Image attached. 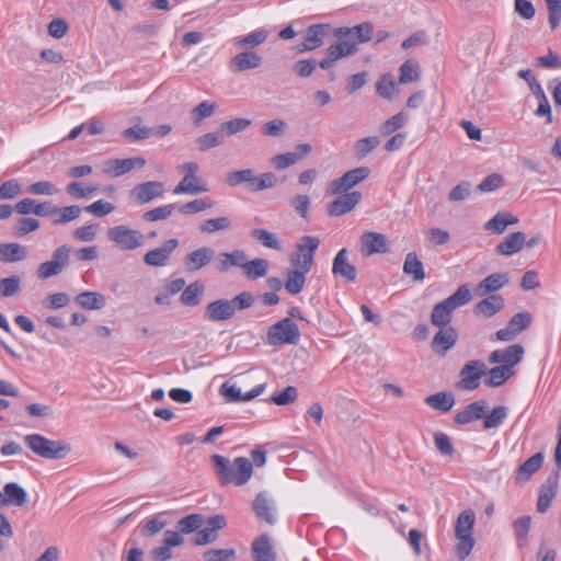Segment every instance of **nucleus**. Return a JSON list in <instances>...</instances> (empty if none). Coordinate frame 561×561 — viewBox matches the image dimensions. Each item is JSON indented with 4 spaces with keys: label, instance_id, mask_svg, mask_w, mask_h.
<instances>
[{
    "label": "nucleus",
    "instance_id": "nucleus-1",
    "mask_svg": "<svg viewBox=\"0 0 561 561\" xmlns=\"http://www.w3.org/2000/svg\"><path fill=\"white\" fill-rule=\"evenodd\" d=\"M320 244L317 237L304 236L297 244V252L290 256L291 268L287 272L284 283L290 295H298L305 286L306 276L313 266L314 253Z\"/></svg>",
    "mask_w": 561,
    "mask_h": 561
},
{
    "label": "nucleus",
    "instance_id": "nucleus-2",
    "mask_svg": "<svg viewBox=\"0 0 561 561\" xmlns=\"http://www.w3.org/2000/svg\"><path fill=\"white\" fill-rule=\"evenodd\" d=\"M213 467L221 485H244L252 477V462L245 457H237L232 462L221 455L211 457Z\"/></svg>",
    "mask_w": 561,
    "mask_h": 561
},
{
    "label": "nucleus",
    "instance_id": "nucleus-3",
    "mask_svg": "<svg viewBox=\"0 0 561 561\" xmlns=\"http://www.w3.org/2000/svg\"><path fill=\"white\" fill-rule=\"evenodd\" d=\"M471 299L472 295L468 285L459 286L451 296L434 306L431 313L432 323L438 328L449 327L453 311L458 307L467 305Z\"/></svg>",
    "mask_w": 561,
    "mask_h": 561
},
{
    "label": "nucleus",
    "instance_id": "nucleus-4",
    "mask_svg": "<svg viewBox=\"0 0 561 561\" xmlns=\"http://www.w3.org/2000/svg\"><path fill=\"white\" fill-rule=\"evenodd\" d=\"M333 36L339 41L327 49V56L320 60L319 66L322 69H330L334 62L341 58L352 56L357 53V42L348 27L333 28Z\"/></svg>",
    "mask_w": 561,
    "mask_h": 561
},
{
    "label": "nucleus",
    "instance_id": "nucleus-5",
    "mask_svg": "<svg viewBox=\"0 0 561 561\" xmlns=\"http://www.w3.org/2000/svg\"><path fill=\"white\" fill-rule=\"evenodd\" d=\"M24 444L35 455L45 459H62L69 451L70 446L62 440H51L41 434H28L24 437Z\"/></svg>",
    "mask_w": 561,
    "mask_h": 561
},
{
    "label": "nucleus",
    "instance_id": "nucleus-6",
    "mask_svg": "<svg viewBox=\"0 0 561 561\" xmlns=\"http://www.w3.org/2000/svg\"><path fill=\"white\" fill-rule=\"evenodd\" d=\"M107 238L122 251H133L144 245L145 236L141 231L126 225H118L107 230Z\"/></svg>",
    "mask_w": 561,
    "mask_h": 561
},
{
    "label": "nucleus",
    "instance_id": "nucleus-7",
    "mask_svg": "<svg viewBox=\"0 0 561 561\" xmlns=\"http://www.w3.org/2000/svg\"><path fill=\"white\" fill-rule=\"evenodd\" d=\"M299 337V328L290 318H285L276 322L267 332L268 343L274 346L280 344H297Z\"/></svg>",
    "mask_w": 561,
    "mask_h": 561
},
{
    "label": "nucleus",
    "instance_id": "nucleus-8",
    "mask_svg": "<svg viewBox=\"0 0 561 561\" xmlns=\"http://www.w3.org/2000/svg\"><path fill=\"white\" fill-rule=\"evenodd\" d=\"M486 374V365L481 360H470L460 369V380L457 388L462 390H474L480 386V379Z\"/></svg>",
    "mask_w": 561,
    "mask_h": 561
},
{
    "label": "nucleus",
    "instance_id": "nucleus-9",
    "mask_svg": "<svg viewBox=\"0 0 561 561\" xmlns=\"http://www.w3.org/2000/svg\"><path fill=\"white\" fill-rule=\"evenodd\" d=\"M370 170L367 167H359L347 171L342 176L330 183L329 192L331 195H337L356 186L358 183L367 179Z\"/></svg>",
    "mask_w": 561,
    "mask_h": 561
},
{
    "label": "nucleus",
    "instance_id": "nucleus-10",
    "mask_svg": "<svg viewBox=\"0 0 561 561\" xmlns=\"http://www.w3.org/2000/svg\"><path fill=\"white\" fill-rule=\"evenodd\" d=\"M332 31L333 28L330 24L310 25L306 31L304 42L298 46V50L302 53L321 47L332 34Z\"/></svg>",
    "mask_w": 561,
    "mask_h": 561
},
{
    "label": "nucleus",
    "instance_id": "nucleus-11",
    "mask_svg": "<svg viewBox=\"0 0 561 561\" xmlns=\"http://www.w3.org/2000/svg\"><path fill=\"white\" fill-rule=\"evenodd\" d=\"M164 194V184L159 181H148L136 185L130 196L138 205H144L152 202L156 198L162 197Z\"/></svg>",
    "mask_w": 561,
    "mask_h": 561
},
{
    "label": "nucleus",
    "instance_id": "nucleus-12",
    "mask_svg": "<svg viewBox=\"0 0 561 561\" xmlns=\"http://www.w3.org/2000/svg\"><path fill=\"white\" fill-rule=\"evenodd\" d=\"M178 247V239H169L163 242L161 247L148 251L144 255V263L154 267L165 266L171 257V254Z\"/></svg>",
    "mask_w": 561,
    "mask_h": 561
},
{
    "label": "nucleus",
    "instance_id": "nucleus-13",
    "mask_svg": "<svg viewBox=\"0 0 561 561\" xmlns=\"http://www.w3.org/2000/svg\"><path fill=\"white\" fill-rule=\"evenodd\" d=\"M524 347L520 344H513L504 350H495L491 353L489 362L491 364H502V366L512 368L522 362Z\"/></svg>",
    "mask_w": 561,
    "mask_h": 561
},
{
    "label": "nucleus",
    "instance_id": "nucleus-14",
    "mask_svg": "<svg viewBox=\"0 0 561 561\" xmlns=\"http://www.w3.org/2000/svg\"><path fill=\"white\" fill-rule=\"evenodd\" d=\"M328 207V214L333 217L342 216L354 209L362 199V194L357 191L343 192Z\"/></svg>",
    "mask_w": 561,
    "mask_h": 561
},
{
    "label": "nucleus",
    "instance_id": "nucleus-15",
    "mask_svg": "<svg viewBox=\"0 0 561 561\" xmlns=\"http://www.w3.org/2000/svg\"><path fill=\"white\" fill-rule=\"evenodd\" d=\"M146 164V160L141 157L127 159H111L105 162L104 173L118 178L134 169H140Z\"/></svg>",
    "mask_w": 561,
    "mask_h": 561
},
{
    "label": "nucleus",
    "instance_id": "nucleus-16",
    "mask_svg": "<svg viewBox=\"0 0 561 561\" xmlns=\"http://www.w3.org/2000/svg\"><path fill=\"white\" fill-rule=\"evenodd\" d=\"M347 253L346 248L341 249L336 253L332 263V274L335 277L353 283L357 277V270L353 264L348 263Z\"/></svg>",
    "mask_w": 561,
    "mask_h": 561
},
{
    "label": "nucleus",
    "instance_id": "nucleus-17",
    "mask_svg": "<svg viewBox=\"0 0 561 561\" xmlns=\"http://www.w3.org/2000/svg\"><path fill=\"white\" fill-rule=\"evenodd\" d=\"M27 503L26 491L16 482L4 484L3 492L0 491V507L18 506L22 507Z\"/></svg>",
    "mask_w": 561,
    "mask_h": 561
},
{
    "label": "nucleus",
    "instance_id": "nucleus-18",
    "mask_svg": "<svg viewBox=\"0 0 561 561\" xmlns=\"http://www.w3.org/2000/svg\"><path fill=\"white\" fill-rule=\"evenodd\" d=\"M253 561H276V551L268 534L255 538L251 546Z\"/></svg>",
    "mask_w": 561,
    "mask_h": 561
},
{
    "label": "nucleus",
    "instance_id": "nucleus-19",
    "mask_svg": "<svg viewBox=\"0 0 561 561\" xmlns=\"http://www.w3.org/2000/svg\"><path fill=\"white\" fill-rule=\"evenodd\" d=\"M234 316L233 307L228 299H217L209 302L204 312V317L213 322L227 321Z\"/></svg>",
    "mask_w": 561,
    "mask_h": 561
},
{
    "label": "nucleus",
    "instance_id": "nucleus-20",
    "mask_svg": "<svg viewBox=\"0 0 561 561\" xmlns=\"http://www.w3.org/2000/svg\"><path fill=\"white\" fill-rule=\"evenodd\" d=\"M262 64V57L253 50H244L237 54L230 60V70L232 72H242L259 68Z\"/></svg>",
    "mask_w": 561,
    "mask_h": 561
},
{
    "label": "nucleus",
    "instance_id": "nucleus-21",
    "mask_svg": "<svg viewBox=\"0 0 561 561\" xmlns=\"http://www.w3.org/2000/svg\"><path fill=\"white\" fill-rule=\"evenodd\" d=\"M266 385L260 383L255 386L252 390L242 393L239 388L229 382H225L221 386L220 392L229 402H239V401H250L256 397H259L265 390Z\"/></svg>",
    "mask_w": 561,
    "mask_h": 561
},
{
    "label": "nucleus",
    "instance_id": "nucleus-22",
    "mask_svg": "<svg viewBox=\"0 0 561 561\" xmlns=\"http://www.w3.org/2000/svg\"><path fill=\"white\" fill-rule=\"evenodd\" d=\"M458 334L453 327L440 328L434 335L432 348L435 353L444 356L457 342Z\"/></svg>",
    "mask_w": 561,
    "mask_h": 561
},
{
    "label": "nucleus",
    "instance_id": "nucleus-23",
    "mask_svg": "<svg viewBox=\"0 0 561 561\" xmlns=\"http://www.w3.org/2000/svg\"><path fill=\"white\" fill-rule=\"evenodd\" d=\"M253 511L259 519L264 520L270 525H274L276 523L274 501L268 499L265 492H261L256 495L253 502Z\"/></svg>",
    "mask_w": 561,
    "mask_h": 561
},
{
    "label": "nucleus",
    "instance_id": "nucleus-24",
    "mask_svg": "<svg viewBox=\"0 0 561 561\" xmlns=\"http://www.w3.org/2000/svg\"><path fill=\"white\" fill-rule=\"evenodd\" d=\"M214 257V249L209 247H202L188 253L184 259V263L187 271L194 272L206 266Z\"/></svg>",
    "mask_w": 561,
    "mask_h": 561
},
{
    "label": "nucleus",
    "instance_id": "nucleus-25",
    "mask_svg": "<svg viewBox=\"0 0 561 561\" xmlns=\"http://www.w3.org/2000/svg\"><path fill=\"white\" fill-rule=\"evenodd\" d=\"M363 253L369 256L374 253H386L388 251L386 237L378 232H365L360 238Z\"/></svg>",
    "mask_w": 561,
    "mask_h": 561
},
{
    "label": "nucleus",
    "instance_id": "nucleus-26",
    "mask_svg": "<svg viewBox=\"0 0 561 561\" xmlns=\"http://www.w3.org/2000/svg\"><path fill=\"white\" fill-rule=\"evenodd\" d=\"M486 402L484 400L468 404L462 411L455 415V422L459 425L471 423L484 416Z\"/></svg>",
    "mask_w": 561,
    "mask_h": 561
},
{
    "label": "nucleus",
    "instance_id": "nucleus-27",
    "mask_svg": "<svg viewBox=\"0 0 561 561\" xmlns=\"http://www.w3.org/2000/svg\"><path fill=\"white\" fill-rule=\"evenodd\" d=\"M504 307V299L500 295H490L486 298L480 300L473 312L476 316H481L483 318H491L499 311H501Z\"/></svg>",
    "mask_w": 561,
    "mask_h": 561
},
{
    "label": "nucleus",
    "instance_id": "nucleus-28",
    "mask_svg": "<svg viewBox=\"0 0 561 561\" xmlns=\"http://www.w3.org/2000/svg\"><path fill=\"white\" fill-rule=\"evenodd\" d=\"M543 462V455L541 453H537L529 457L525 462H523L515 474V480L517 483H524L528 481L531 476L537 472Z\"/></svg>",
    "mask_w": 561,
    "mask_h": 561
},
{
    "label": "nucleus",
    "instance_id": "nucleus-29",
    "mask_svg": "<svg viewBox=\"0 0 561 561\" xmlns=\"http://www.w3.org/2000/svg\"><path fill=\"white\" fill-rule=\"evenodd\" d=\"M508 278L504 273H493L480 282L476 289L478 296H485L501 289Z\"/></svg>",
    "mask_w": 561,
    "mask_h": 561
},
{
    "label": "nucleus",
    "instance_id": "nucleus-30",
    "mask_svg": "<svg viewBox=\"0 0 561 561\" xmlns=\"http://www.w3.org/2000/svg\"><path fill=\"white\" fill-rule=\"evenodd\" d=\"M525 239L526 236L524 232H513L507 236L504 241L497 244L496 251L501 255H512L523 248Z\"/></svg>",
    "mask_w": 561,
    "mask_h": 561
},
{
    "label": "nucleus",
    "instance_id": "nucleus-31",
    "mask_svg": "<svg viewBox=\"0 0 561 561\" xmlns=\"http://www.w3.org/2000/svg\"><path fill=\"white\" fill-rule=\"evenodd\" d=\"M247 254L242 250H234L232 252H224L218 256V270L220 272H228L232 266H238L243 270Z\"/></svg>",
    "mask_w": 561,
    "mask_h": 561
},
{
    "label": "nucleus",
    "instance_id": "nucleus-32",
    "mask_svg": "<svg viewBox=\"0 0 561 561\" xmlns=\"http://www.w3.org/2000/svg\"><path fill=\"white\" fill-rule=\"evenodd\" d=\"M78 305L88 310H100L106 305V297L98 291H83L76 297Z\"/></svg>",
    "mask_w": 561,
    "mask_h": 561
},
{
    "label": "nucleus",
    "instance_id": "nucleus-33",
    "mask_svg": "<svg viewBox=\"0 0 561 561\" xmlns=\"http://www.w3.org/2000/svg\"><path fill=\"white\" fill-rule=\"evenodd\" d=\"M518 222V218L512 214L499 211L492 219L485 222L484 228L493 233L501 234L507 226Z\"/></svg>",
    "mask_w": 561,
    "mask_h": 561
},
{
    "label": "nucleus",
    "instance_id": "nucleus-34",
    "mask_svg": "<svg viewBox=\"0 0 561 561\" xmlns=\"http://www.w3.org/2000/svg\"><path fill=\"white\" fill-rule=\"evenodd\" d=\"M27 256L26 247L20 243H3L0 244V261L3 262H18Z\"/></svg>",
    "mask_w": 561,
    "mask_h": 561
},
{
    "label": "nucleus",
    "instance_id": "nucleus-35",
    "mask_svg": "<svg viewBox=\"0 0 561 561\" xmlns=\"http://www.w3.org/2000/svg\"><path fill=\"white\" fill-rule=\"evenodd\" d=\"M403 272L411 275L414 282H423L425 272L423 263L419 260L415 252H409L403 263Z\"/></svg>",
    "mask_w": 561,
    "mask_h": 561
},
{
    "label": "nucleus",
    "instance_id": "nucleus-36",
    "mask_svg": "<svg viewBox=\"0 0 561 561\" xmlns=\"http://www.w3.org/2000/svg\"><path fill=\"white\" fill-rule=\"evenodd\" d=\"M208 188L202 183L201 179L196 175L193 178H183L182 181L174 187L173 194H199L207 192Z\"/></svg>",
    "mask_w": 561,
    "mask_h": 561
},
{
    "label": "nucleus",
    "instance_id": "nucleus-37",
    "mask_svg": "<svg viewBox=\"0 0 561 561\" xmlns=\"http://www.w3.org/2000/svg\"><path fill=\"white\" fill-rule=\"evenodd\" d=\"M425 403L434 410L448 412L455 404L453 393L437 392L425 398Z\"/></svg>",
    "mask_w": 561,
    "mask_h": 561
},
{
    "label": "nucleus",
    "instance_id": "nucleus-38",
    "mask_svg": "<svg viewBox=\"0 0 561 561\" xmlns=\"http://www.w3.org/2000/svg\"><path fill=\"white\" fill-rule=\"evenodd\" d=\"M476 516L473 511L467 510L461 512L456 520L455 536H472Z\"/></svg>",
    "mask_w": 561,
    "mask_h": 561
},
{
    "label": "nucleus",
    "instance_id": "nucleus-39",
    "mask_svg": "<svg viewBox=\"0 0 561 561\" xmlns=\"http://www.w3.org/2000/svg\"><path fill=\"white\" fill-rule=\"evenodd\" d=\"M205 286L201 282H194L186 286L181 294V302L185 306L195 307L201 304Z\"/></svg>",
    "mask_w": 561,
    "mask_h": 561
},
{
    "label": "nucleus",
    "instance_id": "nucleus-40",
    "mask_svg": "<svg viewBox=\"0 0 561 561\" xmlns=\"http://www.w3.org/2000/svg\"><path fill=\"white\" fill-rule=\"evenodd\" d=\"M268 33L263 30H256L243 37H237L234 38V46L238 48H245L250 50L251 48H254L256 46H260L267 39Z\"/></svg>",
    "mask_w": 561,
    "mask_h": 561
},
{
    "label": "nucleus",
    "instance_id": "nucleus-41",
    "mask_svg": "<svg viewBox=\"0 0 561 561\" xmlns=\"http://www.w3.org/2000/svg\"><path fill=\"white\" fill-rule=\"evenodd\" d=\"M277 184V176L272 172H265L261 175H255L252 171V176L248 181V187L250 191L259 192L266 188L274 187Z\"/></svg>",
    "mask_w": 561,
    "mask_h": 561
},
{
    "label": "nucleus",
    "instance_id": "nucleus-42",
    "mask_svg": "<svg viewBox=\"0 0 561 561\" xmlns=\"http://www.w3.org/2000/svg\"><path fill=\"white\" fill-rule=\"evenodd\" d=\"M268 271V261L265 259H254L244 261L243 273L249 279L264 277Z\"/></svg>",
    "mask_w": 561,
    "mask_h": 561
},
{
    "label": "nucleus",
    "instance_id": "nucleus-43",
    "mask_svg": "<svg viewBox=\"0 0 561 561\" xmlns=\"http://www.w3.org/2000/svg\"><path fill=\"white\" fill-rule=\"evenodd\" d=\"M251 236L256 241H259L262 245H264L268 249H273V250L282 249L280 242H279L277 236L273 232H270L266 229H260V228L253 229V230H251Z\"/></svg>",
    "mask_w": 561,
    "mask_h": 561
},
{
    "label": "nucleus",
    "instance_id": "nucleus-44",
    "mask_svg": "<svg viewBox=\"0 0 561 561\" xmlns=\"http://www.w3.org/2000/svg\"><path fill=\"white\" fill-rule=\"evenodd\" d=\"M420 78V67L417 61L413 59H409L404 61L400 66V77L399 82L400 83H409L419 80Z\"/></svg>",
    "mask_w": 561,
    "mask_h": 561
},
{
    "label": "nucleus",
    "instance_id": "nucleus-45",
    "mask_svg": "<svg viewBox=\"0 0 561 561\" xmlns=\"http://www.w3.org/2000/svg\"><path fill=\"white\" fill-rule=\"evenodd\" d=\"M530 523V516H522L513 523V529L519 548L527 543Z\"/></svg>",
    "mask_w": 561,
    "mask_h": 561
},
{
    "label": "nucleus",
    "instance_id": "nucleus-46",
    "mask_svg": "<svg viewBox=\"0 0 561 561\" xmlns=\"http://www.w3.org/2000/svg\"><path fill=\"white\" fill-rule=\"evenodd\" d=\"M513 371L507 369L504 366H496L489 370L488 379L484 381L488 387H500L502 386L511 376Z\"/></svg>",
    "mask_w": 561,
    "mask_h": 561
},
{
    "label": "nucleus",
    "instance_id": "nucleus-47",
    "mask_svg": "<svg viewBox=\"0 0 561 561\" xmlns=\"http://www.w3.org/2000/svg\"><path fill=\"white\" fill-rule=\"evenodd\" d=\"M196 144L201 151H207L224 144V134L220 131V129L215 133H207L199 136L196 139Z\"/></svg>",
    "mask_w": 561,
    "mask_h": 561
},
{
    "label": "nucleus",
    "instance_id": "nucleus-48",
    "mask_svg": "<svg viewBox=\"0 0 561 561\" xmlns=\"http://www.w3.org/2000/svg\"><path fill=\"white\" fill-rule=\"evenodd\" d=\"M380 144V139L377 136L365 137L358 139L354 144V153L357 158L363 159L369 154Z\"/></svg>",
    "mask_w": 561,
    "mask_h": 561
},
{
    "label": "nucleus",
    "instance_id": "nucleus-49",
    "mask_svg": "<svg viewBox=\"0 0 561 561\" xmlns=\"http://www.w3.org/2000/svg\"><path fill=\"white\" fill-rule=\"evenodd\" d=\"M216 107H217V104L215 102H210V101L201 102L191 112L194 124L196 126H199L205 118H208L214 114Z\"/></svg>",
    "mask_w": 561,
    "mask_h": 561
},
{
    "label": "nucleus",
    "instance_id": "nucleus-50",
    "mask_svg": "<svg viewBox=\"0 0 561 561\" xmlns=\"http://www.w3.org/2000/svg\"><path fill=\"white\" fill-rule=\"evenodd\" d=\"M508 409L504 405H499L492 409L490 414L485 415L483 427L485 430L499 427L507 417Z\"/></svg>",
    "mask_w": 561,
    "mask_h": 561
},
{
    "label": "nucleus",
    "instance_id": "nucleus-51",
    "mask_svg": "<svg viewBox=\"0 0 561 561\" xmlns=\"http://www.w3.org/2000/svg\"><path fill=\"white\" fill-rule=\"evenodd\" d=\"M214 206L213 201L209 197L197 198L179 207V211L183 215H193L196 213L204 211Z\"/></svg>",
    "mask_w": 561,
    "mask_h": 561
},
{
    "label": "nucleus",
    "instance_id": "nucleus-52",
    "mask_svg": "<svg viewBox=\"0 0 561 561\" xmlns=\"http://www.w3.org/2000/svg\"><path fill=\"white\" fill-rule=\"evenodd\" d=\"M175 209V204L162 205L144 213L142 219L148 222L163 220L169 218L174 213Z\"/></svg>",
    "mask_w": 561,
    "mask_h": 561
},
{
    "label": "nucleus",
    "instance_id": "nucleus-53",
    "mask_svg": "<svg viewBox=\"0 0 561 561\" xmlns=\"http://www.w3.org/2000/svg\"><path fill=\"white\" fill-rule=\"evenodd\" d=\"M167 525L164 514L161 513L151 519H148L140 526V533L145 537H152L160 533Z\"/></svg>",
    "mask_w": 561,
    "mask_h": 561
},
{
    "label": "nucleus",
    "instance_id": "nucleus-54",
    "mask_svg": "<svg viewBox=\"0 0 561 561\" xmlns=\"http://www.w3.org/2000/svg\"><path fill=\"white\" fill-rule=\"evenodd\" d=\"M407 121L408 115L403 112H400L381 124L380 133L383 136H388L394 133L396 130L402 128L405 125Z\"/></svg>",
    "mask_w": 561,
    "mask_h": 561
},
{
    "label": "nucleus",
    "instance_id": "nucleus-55",
    "mask_svg": "<svg viewBox=\"0 0 561 561\" xmlns=\"http://www.w3.org/2000/svg\"><path fill=\"white\" fill-rule=\"evenodd\" d=\"M252 124V121L249 118H233L228 122H224L220 124V131L228 136L236 135L238 133L243 131Z\"/></svg>",
    "mask_w": 561,
    "mask_h": 561
},
{
    "label": "nucleus",
    "instance_id": "nucleus-56",
    "mask_svg": "<svg viewBox=\"0 0 561 561\" xmlns=\"http://www.w3.org/2000/svg\"><path fill=\"white\" fill-rule=\"evenodd\" d=\"M231 226L228 217L210 218L205 220L201 226L199 230L203 233H214L220 230H228Z\"/></svg>",
    "mask_w": 561,
    "mask_h": 561
},
{
    "label": "nucleus",
    "instance_id": "nucleus-57",
    "mask_svg": "<svg viewBox=\"0 0 561 561\" xmlns=\"http://www.w3.org/2000/svg\"><path fill=\"white\" fill-rule=\"evenodd\" d=\"M81 214V208L77 205L66 206L61 208L56 207L55 215L57 218L53 220L54 225H64L77 219Z\"/></svg>",
    "mask_w": 561,
    "mask_h": 561
},
{
    "label": "nucleus",
    "instance_id": "nucleus-58",
    "mask_svg": "<svg viewBox=\"0 0 561 561\" xmlns=\"http://www.w3.org/2000/svg\"><path fill=\"white\" fill-rule=\"evenodd\" d=\"M556 482L550 485H543L540 490L538 502H537V511L539 513H546L551 505L552 500L556 496Z\"/></svg>",
    "mask_w": 561,
    "mask_h": 561
},
{
    "label": "nucleus",
    "instance_id": "nucleus-59",
    "mask_svg": "<svg viewBox=\"0 0 561 561\" xmlns=\"http://www.w3.org/2000/svg\"><path fill=\"white\" fill-rule=\"evenodd\" d=\"M204 525L202 515L191 514L181 518L178 523V528L183 534H191Z\"/></svg>",
    "mask_w": 561,
    "mask_h": 561
},
{
    "label": "nucleus",
    "instance_id": "nucleus-60",
    "mask_svg": "<svg viewBox=\"0 0 561 561\" xmlns=\"http://www.w3.org/2000/svg\"><path fill=\"white\" fill-rule=\"evenodd\" d=\"M298 391L296 387L288 386L282 392L275 393L271 397V402L276 405H287L294 403L297 399Z\"/></svg>",
    "mask_w": 561,
    "mask_h": 561
},
{
    "label": "nucleus",
    "instance_id": "nucleus-61",
    "mask_svg": "<svg viewBox=\"0 0 561 561\" xmlns=\"http://www.w3.org/2000/svg\"><path fill=\"white\" fill-rule=\"evenodd\" d=\"M39 228V221L32 217H23L18 220L14 226V233L18 237L25 236Z\"/></svg>",
    "mask_w": 561,
    "mask_h": 561
},
{
    "label": "nucleus",
    "instance_id": "nucleus-62",
    "mask_svg": "<svg viewBox=\"0 0 561 561\" xmlns=\"http://www.w3.org/2000/svg\"><path fill=\"white\" fill-rule=\"evenodd\" d=\"M152 129L146 126L136 125L123 131V136L130 141H139L148 139L152 136Z\"/></svg>",
    "mask_w": 561,
    "mask_h": 561
},
{
    "label": "nucleus",
    "instance_id": "nucleus-63",
    "mask_svg": "<svg viewBox=\"0 0 561 561\" xmlns=\"http://www.w3.org/2000/svg\"><path fill=\"white\" fill-rule=\"evenodd\" d=\"M27 192L34 195H55L59 192L58 187L49 181H39L31 184Z\"/></svg>",
    "mask_w": 561,
    "mask_h": 561
},
{
    "label": "nucleus",
    "instance_id": "nucleus-64",
    "mask_svg": "<svg viewBox=\"0 0 561 561\" xmlns=\"http://www.w3.org/2000/svg\"><path fill=\"white\" fill-rule=\"evenodd\" d=\"M549 11V24L556 30L561 21V0H545Z\"/></svg>",
    "mask_w": 561,
    "mask_h": 561
}]
</instances>
